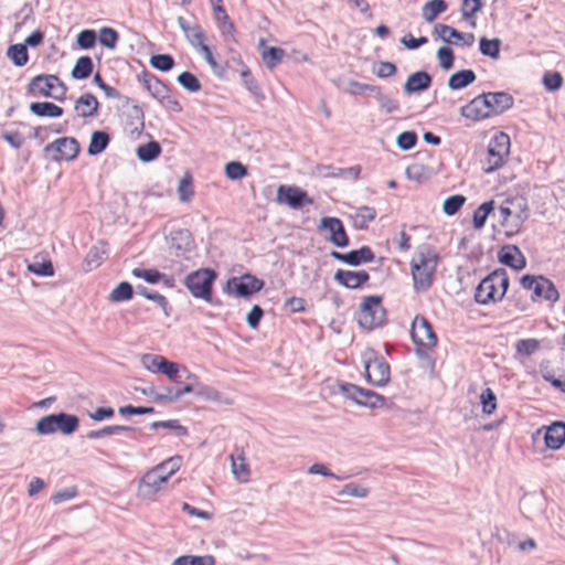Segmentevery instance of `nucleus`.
Masks as SVG:
<instances>
[{"label":"nucleus","mask_w":565,"mask_h":565,"mask_svg":"<svg viewBox=\"0 0 565 565\" xmlns=\"http://www.w3.org/2000/svg\"><path fill=\"white\" fill-rule=\"evenodd\" d=\"M120 431H136V428L130 426H122V425H114V426H106L98 430H92L87 434V438L89 439H99L104 438L114 434H118Z\"/></svg>","instance_id":"nucleus-46"},{"label":"nucleus","mask_w":565,"mask_h":565,"mask_svg":"<svg viewBox=\"0 0 565 565\" xmlns=\"http://www.w3.org/2000/svg\"><path fill=\"white\" fill-rule=\"evenodd\" d=\"M508 287L507 271L504 269L495 270L480 281L476 289L475 299L481 305L500 300L505 295Z\"/></svg>","instance_id":"nucleus-3"},{"label":"nucleus","mask_w":565,"mask_h":565,"mask_svg":"<svg viewBox=\"0 0 565 565\" xmlns=\"http://www.w3.org/2000/svg\"><path fill=\"white\" fill-rule=\"evenodd\" d=\"M381 302L380 296H367L363 299L358 316V322L362 328L372 330L384 323L386 310Z\"/></svg>","instance_id":"nucleus-5"},{"label":"nucleus","mask_w":565,"mask_h":565,"mask_svg":"<svg viewBox=\"0 0 565 565\" xmlns=\"http://www.w3.org/2000/svg\"><path fill=\"white\" fill-rule=\"evenodd\" d=\"M119 40V35L113 28L104 26L99 30L98 41L107 49L114 50Z\"/></svg>","instance_id":"nucleus-49"},{"label":"nucleus","mask_w":565,"mask_h":565,"mask_svg":"<svg viewBox=\"0 0 565 565\" xmlns=\"http://www.w3.org/2000/svg\"><path fill=\"white\" fill-rule=\"evenodd\" d=\"M482 412L491 415L497 409V397L491 388H486L480 395Z\"/></svg>","instance_id":"nucleus-54"},{"label":"nucleus","mask_w":565,"mask_h":565,"mask_svg":"<svg viewBox=\"0 0 565 565\" xmlns=\"http://www.w3.org/2000/svg\"><path fill=\"white\" fill-rule=\"evenodd\" d=\"M264 286V281L253 275L246 274L241 277L228 279L226 290L238 297H248L259 291Z\"/></svg>","instance_id":"nucleus-12"},{"label":"nucleus","mask_w":565,"mask_h":565,"mask_svg":"<svg viewBox=\"0 0 565 565\" xmlns=\"http://www.w3.org/2000/svg\"><path fill=\"white\" fill-rule=\"evenodd\" d=\"M367 381L375 386H384L390 381V365L382 358H374L365 363Z\"/></svg>","instance_id":"nucleus-17"},{"label":"nucleus","mask_w":565,"mask_h":565,"mask_svg":"<svg viewBox=\"0 0 565 565\" xmlns=\"http://www.w3.org/2000/svg\"><path fill=\"white\" fill-rule=\"evenodd\" d=\"M535 297L544 298L547 301L556 302L559 298V294L555 288L554 284L544 277H541V281L535 287Z\"/></svg>","instance_id":"nucleus-32"},{"label":"nucleus","mask_w":565,"mask_h":565,"mask_svg":"<svg viewBox=\"0 0 565 565\" xmlns=\"http://www.w3.org/2000/svg\"><path fill=\"white\" fill-rule=\"evenodd\" d=\"M541 348V342L536 339H522L515 343V350L519 355L531 356Z\"/></svg>","instance_id":"nucleus-48"},{"label":"nucleus","mask_w":565,"mask_h":565,"mask_svg":"<svg viewBox=\"0 0 565 565\" xmlns=\"http://www.w3.org/2000/svg\"><path fill=\"white\" fill-rule=\"evenodd\" d=\"M330 256L352 266H358L362 263L372 262L374 259V253L367 246H363L360 249H354L345 254L332 250Z\"/></svg>","instance_id":"nucleus-19"},{"label":"nucleus","mask_w":565,"mask_h":565,"mask_svg":"<svg viewBox=\"0 0 565 565\" xmlns=\"http://www.w3.org/2000/svg\"><path fill=\"white\" fill-rule=\"evenodd\" d=\"M417 142V135L414 131H404L396 138V143L402 150H409L415 147Z\"/></svg>","instance_id":"nucleus-63"},{"label":"nucleus","mask_w":565,"mask_h":565,"mask_svg":"<svg viewBox=\"0 0 565 565\" xmlns=\"http://www.w3.org/2000/svg\"><path fill=\"white\" fill-rule=\"evenodd\" d=\"M179 84L189 92H198L201 88L199 79L190 72H183L178 76Z\"/></svg>","instance_id":"nucleus-59"},{"label":"nucleus","mask_w":565,"mask_h":565,"mask_svg":"<svg viewBox=\"0 0 565 565\" xmlns=\"http://www.w3.org/2000/svg\"><path fill=\"white\" fill-rule=\"evenodd\" d=\"M182 465V458L180 456H173L161 463L154 466L153 468L159 473H163V476H167V480L171 478L181 467Z\"/></svg>","instance_id":"nucleus-41"},{"label":"nucleus","mask_w":565,"mask_h":565,"mask_svg":"<svg viewBox=\"0 0 565 565\" xmlns=\"http://www.w3.org/2000/svg\"><path fill=\"white\" fill-rule=\"evenodd\" d=\"M170 247L175 252L177 256H182L194 247L192 234L186 228H177L170 232Z\"/></svg>","instance_id":"nucleus-18"},{"label":"nucleus","mask_w":565,"mask_h":565,"mask_svg":"<svg viewBox=\"0 0 565 565\" xmlns=\"http://www.w3.org/2000/svg\"><path fill=\"white\" fill-rule=\"evenodd\" d=\"M437 58L439 61V66L443 70L448 71L454 66V52L448 46H443L438 49Z\"/></svg>","instance_id":"nucleus-62"},{"label":"nucleus","mask_w":565,"mask_h":565,"mask_svg":"<svg viewBox=\"0 0 565 565\" xmlns=\"http://www.w3.org/2000/svg\"><path fill=\"white\" fill-rule=\"evenodd\" d=\"M500 223L507 236L518 234L530 216L529 204L523 196L507 199L499 207Z\"/></svg>","instance_id":"nucleus-2"},{"label":"nucleus","mask_w":565,"mask_h":565,"mask_svg":"<svg viewBox=\"0 0 565 565\" xmlns=\"http://www.w3.org/2000/svg\"><path fill=\"white\" fill-rule=\"evenodd\" d=\"M501 43V40L498 38L489 40L483 36L480 39V52L486 56L498 60L500 57Z\"/></svg>","instance_id":"nucleus-42"},{"label":"nucleus","mask_w":565,"mask_h":565,"mask_svg":"<svg viewBox=\"0 0 565 565\" xmlns=\"http://www.w3.org/2000/svg\"><path fill=\"white\" fill-rule=\"evenodd\" d=\"M150 65L161 72H168L174 66V60L169 54H157L150 57Z\"/></svg>","instance_id":"nucleus-53"},{"label":"nucleus","mask_w":565,"mask_h":565,"mask_svg":"<svg viewBox=\"0 0 565 565\" xmlns=\"http://www.w3.org/2000/svg\"><path fill=\"white\" fill-rule=\"evenodd\" d=\"M182 367L183 366L180 364L167 360L160 373L164 374L170 381L174 383H181Z\"/></svg>","instance_id":"nucleus-58"},{"label":"nucleus","mask_w":565,"mask_h":565,"mask_svg":"<svg viewBox=\"0 0 565 565\" xmlns=\"http://www.w3.org/2000/svg\"><path fill=\"white\" fill-rule=\"evenodd\" d=\"M476 78V73L472 70H462L449 77L448 87L452 90L461 89L472 84Z\"/></svg>","instance_id":"nucleus-30"},{"label":"nucleus","mask_w":565,"mask_h":565,"mask_svg":"<svg viewBox=\"0 0 565 565\" xmlns=\"http://www.w3.org/2000/svg\"><path fill=\"white\" fill-rule=\"evenodd\" d=\"M543 84L547 90L555 92L562 87L563 77L558 72H548L543 76Z\"/></svg>","instance_id":"nucleus-64"},{"label":"nucleus","mask_w":565,"mask_h":565,"mask_svg":"<svg viewBox=\"0 0 565 565\" xmlns=\"http://www.w3.org/2000/svg\"><path fill=\"white\" fill-rule=\"evenodd\" d=\"M411 335L417 347L416 354L420 358H426V351L435 348L437 344V335L428 320L423 316L414 318Z\"/></svg>","instance_id":"nucleus-6"},{"label":"nucleus","mask_w":565,"mask_h":565,"mask_svg":"<svg viewBox=\"0 0 565 565\" xmlns=\"http://www.w3.org/2000/svg\"><path fill=\"white\" fill-rule=\"evenodd\" d=\"M545 445L551 449H559L565 443V423H553L545 433Z\"/></svg>","instance_id":"nucleus-25"},{"label":"nucleus","mask_w":565,"mask_h":565,"mask_svg":"<svg viewBox=\"0 0 565 565\" xmlns=\"http://www.w3.org/2000/svg\"><path fill=\"white\" fill-rule=\"evenodd\" d=\"M370 275L365 270L352 271L338 269L334 279L342 286L349 289H356L366 282Z\"/></svg>","instance_id":"nucleus-21"},{"label":"nucleus","mask_w":565,"mask_h":565,"mask_svg":"<svg viewBox=\"0 0 565 565\" xmlns=\"http://www.w3.org/2000/svg\"><path fill=\"white\" fill-rule=\"evenodd\" d=\"M146 87L149 93L158 100L162 102L168 98V88L158 78L150 77L146 79Z\"/></svg>","instance_id":"nucleus-47"},{"label":"nucleus","mask_w":565,"mask_h":565,"mask_svg":"<svg viewBox=\"0 0 565 565\" xmlns=\"http://www.w3.org/2000/svg\"><path fill=\"white\" fill-rule=\"evenodd\" d=\"M438 255L428 246L420 247L411 262L412 277L416 291L427 290L434 280Z\"/></svg>","instance_id":"nucleus-1"},{"label":"nucleus","mask_w":565,"mask_h":565,"mask_svg":"<svg viewBox=\"0 0 565 565\" xmlns=\"http://www.w3.org/2000/svg\"><path fill=\"white\" fill-rule=\"evenodd\" d=\"M28 269L38 276H53L54 269L51 260L33 262L28 265Z\"/></svg>","instance_id":"nucleus-60"},{"label":"nucleus","mask_w":565,"mask_h":565,"mask_svg":"<svg viewBox=\"0 0 565 565\" xmlns=\"http://www.w3.org/2000/svg\"><path fill=\"white\" fill-rule=\"evenodd\" d=\"M460 114L471 120L479 121L493 116L486 94H481L460 108Z\"/></svg>","instance_id":"nucleus-16"},{"label":"nucleus","mask_w":565,"mask_h":565,"mask_svg":"<svg viewBox=\"0 0 565 565\" xmlns=\"http://www.w3.org/2000/svg\"><path fill=\"white\" fill-rule=\"evenodd\" d=\"M319 230L329 234L328 239L338 247H345L349 237L342 222L337 217L324 216L320 220Z\"/></svg>","instance_id":"nucleus-15"},{"label":"nucleus","mask_w":565,"mask_h":565,"mask_svg":"<svg viewBox=\"0 0 565 565\" xmlns=\"http://www.w3.org/2000/svg\"><path fill=\"white\" fill-rule=\"evenodd\" d=\"M499 260L513 269H523L526 265L525 257L520 248L515 245H508L499 252Z\"/></svg>","instance_id":"nucleus-22"},{"label":"nucleus","mask_w":565,"mask_h":565,"mask_svg":"<svg viewBox=\"0 0 565 565\" xmlns=\"http://www.w3.org/2000/svg\"><path fill=\"white\" fill-rule=\"evenodd\" d=\"M98 107L99 103L97 98L90 93L83 94L75 102L74 106L75 110L81 117H94L98 111Z\"/></svg>","instance_id":"nucleus-27"},{"label":"nucleus","mask_w":565,"mask_h":565,"mask_svg":"<svg viewBox=\"0 0 565 565\" xmlns=\"http://www.w3.org/2000/svg\"><path fill=\"white\" fill-rule=\"evenodd\" d=\"M434 33L448 44L455 43L451 41V38L456 39L457 41H462L463 45L466 46H471L475 42L473 33H461L447 24L437 23L434 26Z\"/></svg>","instance_id":"nucleus-20"},{"label":"nucleus","mask_w":565,"mask_h":565,"mask_svg":"<svg viewBox=\"0 0 565 565\" xmlns=\"http://www.w3.org/2000/svg\"><path fill=\"white\" fill-rule=\"evenodd\" d=\"M177 22L192 46L200 49L205 44V34L199 24H191L183 17H179Z\"/></svg>","instance_id":"nucleus-23"},{"label":"nucleus","mask_w":565,"mask_h":565,"mask_svg":"<svg viewBox=\"0 0 565 565\" xmlns=\"http://www.w3.org/2000/svg\"><path fill=\"white\" fill-rule=\"evenodd\" d=\"M241 77L246 89L253 95V97L257 102H262L265 99V95L258 85L257 81L254 78L249 70H244L241 72Z\"/></svg>","instance_id":"nucleus-37"},{"label":"nucleus","mask_w":565,"mask_h":565,"mask_svg":"<svg viewBox=\"0 0 565 565\" xmlns=\"http://www.w3.org/2000/svg\"><path fill=\"white\" fill-rule=\"evenodd\" d=\"M96 33L94 30H83L78 33L76 42L83 50L92 49L96 43Z\"/></svg>","instance_id":"nucleus-61"},{"label":"nucleus","mask_w":565,"mask_h":565,"mask_svg":"<svg viewBox=\"0 0 565 565\" xmlns=\"http://www.w3.org/2000/svg\"><path fill=\"white\" fill-rule=\"evenodd\" d=\"M486 96L488 98L493 116L500 115L513 106V97L509 93H487Z\"/></svg>","instance_id":"nucleus-26"},{"label":"nucleus","mask_w":565,"mask_h":565,"mask_svg":"<svg viewBox=\"0 0 565 565\" xmlns=\"http://www.w3.org/2000/svg\"><path fill=\"white\" fill-rule=\"evenodd\" d=\"M447 3L445 0H430L425 3L422 10L423 19L426 22H433L440 13L446 11Z\"/></svg>","instance_id":"nucleus-34"},{"label":"nucleus","mask_w":565,"mask_h":565,"mask_svg":"<svg viewBox=\"0 0 565 565\" xmlns=\"http://www.w3.org/2000/svg\"><path fill=\"white\" fill-rule=\"evenodd\" d=\"M215 562L213 555H183L177 557L171 565H215Z\"/></svg>","instance_id":"nucleus-40"},{"label":"nucleus","mask_w":565,"mask_h":565,"mask_svg":"<svg viewBox=\"0 0 565 565\" xmlns=\"http://www.w3.org/2000/svg\"><path fill=\"white\" fill-rule=\"evenodd\" d=\"M107 252L108 249L104 242H99L97 245L92 246L85 257L86 270L97 268L103 263Z\"/></svg>","instance_id":"nucleus-29"},{"label":"nucleus","mask_w":565,"mask_h":565,"mask_svg":"<svg viewBox=\"0 0 565 565\" xmlns=\"http://www.w3.org/2000/svg\"><path fill=\"white\" fill-rule=\"evenodd\" d=\"M167 359L159 354L147 353L141 356L142 366L152 373H160Z\"/></svg>","instance_id":"nucleus-43"},{"label":"nucleus","mask_w":565,"mask_h":565,"mask_svg":"<svg viewBox=\"0 0 565 565\" xmlns=\"http://www.w3.org/2000/svg\"><path fill=\"white\" fill-rule=\"evenodd\" d=\"M232 472L234 477L241 481L246 482L249 478V467L246 462V458L243 450H239L237 455H231Z\"/></svg>","instance_id":"nucleus-28"},{"label":"nucleus","mask_w":565,"mask_h":565,"mask_svg":"<svg viewBox=\"0 0 565 565\" xmlns=\"http://www.w3.org/2000/svg\"><path fill=\"white\" fill-rule=\"evenodd\" d=\"M28 90L34 96L51 97L62 100L66 94V86L56 75H38L31 79Z\"/></svg>","instance_id":"nucleus-7"},{"label":"nucleus","mask_w":565,"mask_h":565,"mask_svg":"<svg viewBox=\"0 0 565 565\" xmlns=\"http://www.w3.org/2000/svg\"><path fill=\"white\" fill-rule=\"evenodd\" d=\"M494 210V201L482 203L473 213V226L480 230L484 226L487 217Z\"/></svg>","instance_id":"nucleus-44"},{"label":"nucleus","mask_w":565,"mask_h":565,"mask_svg":"<svg viewBox=\"0 0 565 565\" xmlns=\"http://www.w3.org/2000/svg\"><path fill=\"white\" fill-rule=\"evenodd\" d=\"M225 175L230 180H241L247 175V169L238 161H231L225 166Z\"/></svg>","instance_id":"nucleus-55"},{"label":"nucleus","mask_w":565,"mask_h":565,"mask_svg":"<svg viewBox=\"0 0 565 565\" xmlns=\"http://www.w3.org/2000/svg\"><path fill=\"white\" fill-rule=\"evenodd\" d=\"M430 84L431 76L425 71H418L407 77L404 89L407 94L419 93L427 89Z\"/></svg>","instance_id":"nucleus-24"},{"label":"nucleus","mask_w":565,"mask_h":565,"mask_svg":"<svg viewBox=\"0 0 565 565\" xmlns=\"http://www.w3.org/2000/svg\"><path fill=\"white\" fill-rule=\"evenodd\" d=\"M132 296V286L127 281H121L111 290V292L108 296V299L111 302H121L130 300Z\"/></svg>","instance_id":"nucleus-39"},{"label":"nucleus","mask_w":565,"mask_h":565,"mask_svg":"<svg viewBox=\"0 0 565 565\" xmlns=\"http://www.w3.org/2000/svg\"><path fill=\"white\" fill-rule=\"evenodd\" d=\"M285 52L279 47H267L262 53V58L267 68L273 70L276 67L282 60Z\"/></svg>","instance_id":"nucleus-45"},{"label":"nucleus","mask_w":565,"mask_h":565,"mask_svg":"<svg viewBox=\"0 0 565 565\" xmlns=\"http://www.w3.org/2000/svg\"><path fill=\"white\" fill-rule=\"evenodd\" d=\"M145 394H148L153 398L157 403H175L177 398L174 396V390L171 387H166L162 393L157 392L154 388H149L148 391H143Z\"/></svg>","instance_id":"nucleus-57"},{"label":"nucleus","mask_w":565,"mask_h":565,"mask_svg":"<svg viewBox=\"0 0 565 565\" xmlns=\"http://www.w3.org/2000/svg\"><path fill=\"white\" fill-rule=\"evenodd\" d=\"M161 153V147L157 141H149L137 149V157L142 162L153 161Z\"/></svg>","instance_id":"nucleus-36"},{"label":"nucleus","mask_w":565,"mask_h":565,"mask_svg":"<svg viewBox=\"0 0 565 565\" xmlns=\"http://www.w3.org/2000/svg\"><path fill=\"white\" fill-rule=\"evenodd\" d=\"M167 482V476L151 468L139 479L136 495L140 500L154 501Z\"/></svg>","instance_id":"nucleus-10"},{"label":"nucleus","mask_w":565,"mask_h":565,"mask_svg":"<svg viewBox=\"0 0 565 565\" xmlns=\"http://www.w3.org/2000/svg\"><path fill=\"white\" fill-rule=\"evenodd\" d=\"M109 135L105 131L96 130L92 134L90 142L87 148L89 156H97L102 153L109 145Z\"/></svg>","instance_id":"nucleus-33"},{"label":"nucleus","mask_w":565,"mask_h":565,"mask_svg":"<svg viewBox=\"0 0 565 565\" xmlns=\"http://www.w3.org/2000/svg\"><path fill=\"white\" fill-rule=\"evenodd\" d=\"M79 420L75 415L66 413L51 414L38 420L36 431L40 435H50L56 431L71 435L77 430Z\"/></svg>","instance_id":"nucleus-4"},{"label":"nucleus","mask_w":565,"mask_h":565,"mask_svg":"<svg viewBox=\"0 0 565 565\" xmlns=\"http://www.w3.org/2000/svg\"><path fill=\"white\" fill-rule=\"evenodd\" d=\"M30 111L39 117L55 118L63 115V108L50 102L31 103Z\"/></svg>","instance_id":"nucleus-31"},{"label":"nucleus","mask_w":565,"mask_h":565,"mask_svg":"<svg viewBox=\"0 0 565 565\" xmlns=\"http://www.w3.org/2000/svg\"><path fill=\"white\" fill-rule=\"evenodd\" d=\"M192 177L186 172L179 182L178 194L182 202H189L193 196Z\"/></svg>","instance_id":"nucleus-51"},{"label":"nucleus","mask_w":565,"mask_h":565,"mask_svg":"<svg viewBox=\"0 0 565 565\" xmlns=\"http://www.w3.org/2000/svg\"><path fill=\"white\" fill-rule=\"evenodd\" d=\"M466 203V198L461 194H456L447 198L443 204V211L446 215L456 214L460 207Z\"/></svg>","instance_id":"nucleus-52"},{"label":"nucleus","mask_w":565,"mask_h":565,"mask_svg":"<svg viewBox=\"0 0 565 565\" xmlns=\"http://www.w3.org/2000/svg\"><path fill=\"white\" fill-rule=\"evenodd\" d=\"M339 390L347 398L369 408H380L385 402L384 396L351 383L339 384Z\"/></svg>","instance_id":"nucleus-9"},{"label":"nucleus","mask_w":565,"mask_h":565,"mask_svg":"<svg viewBox=\"0 0 565 565\" xmlns=\"http://www.w3.org/2000/svg\"><path fill=\"white\" fill-rule=\"evenodd\" d=\"M510 152V137L505 132L495 135L488 147L487 172L500 168Z\"/></svg>","instance_id":"nucleus-11"},{"label":"nucleus","mask_w":565,"mask_h":565,"mask_svg":"<svg viewBox=\"0 0 565 565\" xmlns=\"http://www.w3.org/2000/svg\"><path fill=\"white\" fill-rule=\"evenodd\" d=\"M45 152H55L54 160H74L79 152V143L73 137L58 138L44 148Z\"/></svg>","instance_id":"nucleus-14"},{"label":"nucleus","mask_w":565,"mask_h":565,"mask_svg":"<svg viewBox=\"0 0 565 565\" xmlns=\"http://www.w3.org/2000/svg\"><path fill=\"white\" fill-rule=\"evenodd\" d=\"M370 490L359 483H348L338 492L339 497L366 498Z\"/></svg>","instance_id":"nucleus-50"},{"label":"nucleus","mask_w":565,"mask_h":565,"mask_svg":"<svg viewBox=\"0 0 565 565\" xmlns=\"http://www.w3.org/2000/svg\"><path fill=\"white\" fill-rule=\"evenodd\" d=\"M276 200L280 204H288L291 209H300L306 204L313 203L306 191L292 185L278 186Z\"/></svg>","instance_id":"nucleus-13"},{"label":"nucleus","mask_w":565,"mask_h":565,"mask_svg":"<svg viewBox=\"0 0 565 565\" xmlns=\"http://www.w3.org/2000/svg\"><path fill=\"white\" fill-rule=\"evenodd\" d=\"M93 72V61L89 56H82L79 57L73 70H72V77L75 79H85L87 78Z\"/></svg>","instance_id":"nucleus-38"},{"label":"nucleus","mask_w":565,"mask_h":565,"mask_svg":"<svg viewBox=\"0 0 565 565\" xmlns=\"http://www.w3.org/2000/svg\"><path fill=\"white\" fill-rule=\"evenodd\" d=\"M216 274L214 270L203 268L189 274L185 277L184 285L195 298L210 301L212 297V285Z\"/></svg>","instance_id":"nucleus-8"},{"label":"nucleus","mask_w":565,"mask_h":565,"mask_svg":"<svg viewBox=\"0 0 565 565\" xmlns=\"http://www.w3.org/2000/svg\"><path fill=\"white\" fill-rule=\"evenodd\" d=\"M374 95L380 107L385 110L386 114L394 113L398 109V103L392 99L390 96L385 95L380 87L377 88V92L374 93Z\"/></svg>","instance_id":"nucleus-56"},{"label":"nucleus","mask_w":565,"mask_h":565,"mask_svg":"<svg viewBox=\"0 0 565 565\" xmlns=\"http://www.w3.org/2000/svg\"><path fill=\"white\" fill-rule=\"evenodd\" d=\"M7 56L19 67L24 66L29 61L28 49L23 43L10 45L7 50Z\"/></svg>","instance_id":"nucleus-35"}]
</instances>
